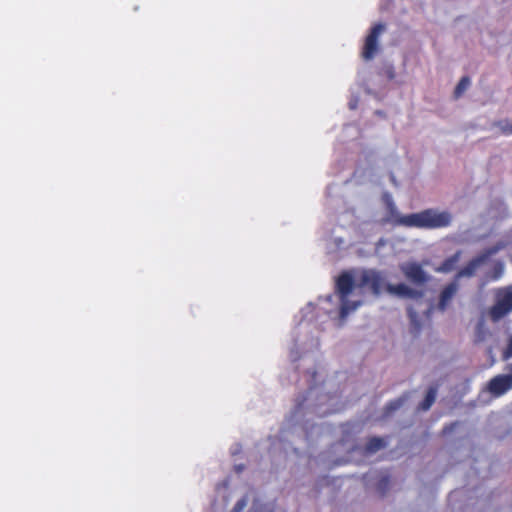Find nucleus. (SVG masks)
Listing matches in <instances>:
<instances>
[{
  "label": "nucleus",
  "instance_id": "1",
  "mask_svg": "<svg viewBox=\"0 0 512 512\" xmlns=\"http://www.w3.org/2000/svg\"><path fill=\"white\" fill-rule=\"evenodd\" d=\"M358 286L360 289L368 288L376 296L380 295L381 292L385 290L387 293L400 298L418 300L424 297L423 290L413 289L404 283H387L383 273L374 269L362 270L359 276Z\"/></svg>",
  "mask_w": 512,
  "mask_h": 512
},
{
  "label": "nucleus",
  "instance_id": "2",
  "mask_svg": "<svg viewBox=\"0 0 512 512\" xmlns=\"http://www.w3.org/2000/svg\"><path fill=\"white\" fill-rule=\"evenodd\" d=\"M392 216H395L394 223L405 227H416L420 229H438L448 227L452 222V215L447 211L436 209H425L418 213L399 215L394 204L389 201Z\"/></svg>",
  "mask_w": 512,
  "mask_h": 512
},
{
  "label": "nucleus",
  "instance_id": "3",
  "mask_svg": "<svg viewBox=\"0 0 512 512\" xmlns=\"http://www.w3.org/2000/svg\"><path fill=\"white\" fill-rule=\"evenodd\" d=\"M355 287L360 288L358 282H355L352 273L349 271H343L336 279L335 291L341 302L340 317L343 319L361 305V301L351 302L348 300Z\"/></svg>",
  "mask_w": 512,
  "mask_h": 512
},
{
  "label": "nucleus",
  "instance_id": "4",
  "mask_svg": "<svg viewBox=\"0 0 512 512\" xmlns=\"http://www.w3.org/2000/svg\"><path fill=\"white\" fill-rule=\"evenodd\" d=\"M512 312V286L499 288L495 291V303L489 309L492 321L497 322Z\"/></svg>",
  "mask_w": 512,
  "mask_h": 512
},
{
  "label": "nucleus",
  "instance_id": "5",
  "mask_svg": "<svg viewBox=\"0 0 512 512\" xmlns=\"http://www.w3.org/2000/svg\"><path fill=\"white\" fill-rule=\"evenodd\" d=\"M499 248L494 246L487 248L479 255L471 259L462 269L457 273V278L461 277H472L475 275L476 271L485 264L488 259L498 252Z\"/></svg>",
  "mask_w": 512,
  "mask_h": 512
},
{
  "label": "nucleus",
  "instance_id": "6",
  "mask_svg": "<svg viewBox=\"0 0 512 512\" xmlns=\"http://www.w3.org/2000/svg\"><path fill=\"white\" fill-rule=\"evenodd\" d=\"M385 26L382 23L375 24L365 39V43L362 50V57L365 60H371L378 52V39L381 33L384 31Z\"/></svg>",
  "mask_w": 512,
  "mask_h": 512
},
{
  "label": "nucleus",
  "instance_id": "7",
  "mask_svg": "<svg viewBox=\"0 0 512 512\" xmlns=\"http://www.w3.org/2000/svg\"><path fill=\"white\" fill-rule=\"evenodd\" d=\"M512 389V374H500L493 377L487 386V390L496 397H499Z\"/></svg>",
  "mask_w": 512,
  "mask_h": 512
},
{
  "label": "nucleus",
  "instance_id": "8",
  "mask_svg": "<svg viewBox=\"0 0 512 512\" xmlns=\"http://www.w3.org/2000/svg\"><path fill=\"white\" fill-rule=\"evenodd\" d=\"M401 271L405 277L414 284L424 285L429 281V275L418 263H407L401 267Z\"/></svg>",
  "mask_w": 512,
  "mask_h": 512
},
{
  "label": "nucleus",
  "instance_id": "9",
  "mask_svg": "<svg viewBox=\"0 0 512 512\" xmlns=\"http://www.w3.org/2000/svg\"><path fill=\"white\" fill-rule=\"evenodd\" d=\"M458 291V284L456 281H453L446 285L443 290L440 292L439 300L437 303V310L444 312L450 306L453 298L455 297Z\"/></svg>",
  "mask_w": 512,
  "mask_h": 512
},
{
  "label": "nucleus",
  "instance_id": "10",
  "mask_svg": "<svg viewBox=\"0 0 512 512\" xmlns=\"http://www.w3.org/2000/svg\"><path fill=\"white\" fill-rule=\"evenodd\" d=\"M490 335L489 329L486 327L485 322L483 319H481L475 328V343H482L487 340L488 336Z\"/></svg>",
  "mask_w": 512,
  "mask_h": 512
},
{
  "label": "nucleus",
  "instance_id": "11",
  "mask_svg": "<svg viewBox=\"0 0 512 512\" xmlns=\"http://www.w3.org/2000/svg\"><path fill=\"white\" fill-rule=\"evenodd\" d=\"M386 445L383 438L380 437H372L370 438L365 446V451L367 453H375L379 451L380 449L384 448Z\"/></svg>",
  "mask_w": 512,
  "mask_h": 512
},
{
  "label": "nucleus",
  "instance_id": "12",
  "mask_svg": "<svg viewBox=\"0 0 512 512\" xmlns=\"http://www.w3.org/2000/svg\"><path fill=\"white\" fill-rule=\"evenodd\" d=\"M437 395V389L435 387H430L426 393L424 400L420 403V409L423 411H427L435 402Z\"/></svg>",
  "mask_w": 512,
  "mask_h": 512
},
{
  "label": "nucleus",
  "instance_id": "13",
  "mask_svg": "<svg viewBox=\"0 0 512 512\" xmlns=\"http://www.w3.org/2000/svg\"><path fill=\"white\" fill-rule=\"evenodd\" d=\"M458 260V255L451 256L447 259H445L440 267L437 269L439 272L447 273L454 269L455 264Z\"/></svg>",
  "mask_w": 512,
  "mask_h": 512
},
{
  "label": "nucleus",
  "instance_id": "14",
  "mask_svg": "<svg viewBox=\"0 0 512 512\" xmlns=\"http://www.w3.org/2000/svg\"><path fill=\"white\" fill-rule=\"evenodd\" d=\"M469 85H470L469 77L468 76L462 77L454 90L455 98H459L466 91V89L469 87Z\"/></svg>",
  "mask_w": 512,
  "mask_h": 512
},
{
  "label": "nucleus",
  "instance_id": "15",
  "mask_svg": "<svg viewBox=\"0 0 512 512\" xmlns=\"http://www.w3.org/2000/svg\"><path fill=\"white\" fill-rule=\"evenodd\" d=\"M408 314H409L410 323H411V332L414 335H417L421 329V324L418 320V315L411 308L408 310Z\"/></svg>",
  "mask_w": 512,
  "mask_h": 512
},
{
  "label": "nucleus",
  "instance_id": "16",
  "mask_svg": "<svg viewBox=\"0 0 512 512\" xmlns=\"http://www.w3.org/2000/svg\"><path fill=\"white\" fill-rule=\"evenodd\" d=\"M504 273V263L501 261H497L492 268V271L489 275V279L496 281L502 277Z\"/></svg>",
  "mask_w": 512,
  "mask_h": 512
},
{
  "label": "nucleus",
  "instance_id": "17",
  "mask_svg": "<svg viewBox=\"0 0 512 512\" xmlns=\"http://www.w3.org/2000/svg\"><path fill=\"white\" fill-rule=\"evenodd\" d=\"M390 486L389 475L382 476L377 482V491L381 496H384Z\"/></svg>",
  "mask_w": 512,
  "mask_h": 512
},
{
  "label": "nucleus",
  "instance_id": "18",
  "mask_svg": "<svg viewBox=\"0 0 512 512\" xmlns=\"http://www.w3.org/2000/svg\"><path fill=\"white\" fill-rule=\"evenodd\" d=\"M247 505L246 498H241L236 502L231 512H242Z\"/></svg>",
  "mask_w": 512,
  "mask_h": 512
},
{
  "label": "nucleus",
  "instance_id": "19",
  "mask_svg": "<svg viewBox=\"0 0 512 512\" xmlns=\"http://www.w3.org/2000/svg\"><path fill=\"white\" fill-rule=\"evenodd\" d=\"M499 127L504 134H506V135L512 134V123L499 122Z\"/></svg>",
  "mask_w": 512,
  "mask_h": 512
},
{
  "label": "nucleus",
  "instance_id": "20",
  "mask_svg": "<svg viewBox=\"0 0 512 512\" xmlns=\"http://www.w3.org/2000/svg\"><path fill=\"white\" fill-rule=\"evenodd\" d=\"M458 424H459L458 422H452L449 425H446L443 428L442 432L444 434H450L451 432H453L455 430V428L458 426Z\"/></svg>",
  "mask_w": 512,
  "mask_h": 512
},
{
  "label": "nucleus",
  "instance_id": "21",
  "mask_svg": "<svg viewBox=\"0 0 512 512\" xmlns=\"http://www.w3.org/2000/svg\"><path fill=\"white\" fill-rule=\"evenodd\" d=\"M510 357H512V336L510 337L508 345L504 351V358L508 359Z\"/></svg>",
  "mask_w": 512,
  "mask_h": 512
},
{
  "label": "nucleus",
  "instance_id": "22",
  "mask_svg": "<svg viewBox=\"0 0 512 512\" xmlns=\"http://www.w3.org/2000/svg\"><path fill=\"white\" fill-rule=\"evenodd\" d=\"M400 402H394L390 404V409L395 410L400 406Z\"/></svg>",
  "mask_w": 512,
  "mask_h": 512
},
{
  "label": "nucleus",
  "instance_id": "23",
  "mask_svg": "<svg viewBox=\"0 0 512 512\" xmlns=\"http://www.w3.org/2000/svg\"><path fill=\"white\" fill-rule=\"evenodd\" d=\"M390 180L394 185H397L396 178L393 174L390 175Z\"/></svg>",
  "mask_w": 512,
  "mask_h": 512
}]
</instances>
